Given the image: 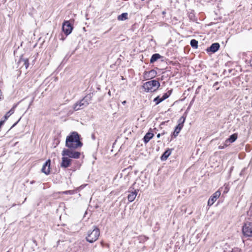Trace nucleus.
Listing matches in <instances>:
<instances>
[{"label":"nucleus","mask_w":252,"mask_h":252,"mask_svg":"<svg viewBox=\"0 0 252 252\" xmlns=\"http://www.w3.org/2000/svg\"><path fill=\"white\" fill-rule=\"evenodd\" d=\"M17 123H18V122H17V123H15V124H14L12 126V127H12L14 126L17 124Z\"/></svg>","instance_id":"473e14b6"},{"label":"nucleus","mask_w":252,"mask_h":252,"mask_svg":"<svg viewBox=\"0 0 252 252\" xmlns=\"http://www.w3.org/2000/svg\"><path fill=\"white\" fill-rule=\"evenodd\" d=\"M171 153V150L168 149L161 156L160 158L161 160H165L168 158V157L170 155Z\"/></svg>","instance_id":"a211bd4d"},{"label":"nucleus","mask_w":252,"mask_h":252,"mask_svg":"<svg viewBox=\"0 0 252 252\" xmlns=\"http://www.w3.org/2000/svg\"><path fill=\"white\" fill-rule=\"evenodd\" d=\"M142 87L146 92H154L159 88L160 83L157 80H153L144 83Z\"/></svg>","instance_id":"7ed1b4c3"},{"label":"nucleus","mask_w":252,"mask_h":252,"mask_svg":"<svg viewBox=\"0 0 252 252\" xmlns=\"http://www.w3.org/2000/svg\"><path fill=\"white\" fill-rule=\"evenodd\" d=\"M218 84V82H216L214 83V86H217V85Z\"/></svg>","instance_id":"7c9ffc66"},{"label":"nucleus","mask_w":252,"mask_h":252,"mask_svg":"<svg viewBox=\"0 0 252 252\" xmlns=\"http://www.w3.org/2000/svg\"><path fill=\"white\" fill-rule=\"evenodd\" d=\"M109 32V30H108L107 31H106V32Z\"/></svg>","instance_id":"e433bc0d"},{"label":"nucleus","mask_w":252,"mask_h":252,"mask_svg":"<svg viewBox=\"0 0 252 252\" xmlns=\"http://www.w3.org/2000/svg\"><path fill=\"white\" fill-rule=\"evenodd\" d=\"M220 191L219 190H217L214 193L208 200V205L210 206L212 205L216 200L220 196Z\"/></svg>","instance_id":"9d476101"},{"label":"nucleus","mask_w":252,"mask_h":252,"mask_svg":"<svg viewBox=\"0 0 252 252\" xmlns=\"http://www.w3.org/2000/svg\"><path fill=\"white\" fill-rule=\"evenodd\" d=\"M118 20L119 21H124L128 19L127 13H123L118 16Z\"/></svg>","instance_id":"6ab92c4d"},{"label":"nucleus","mask_w":252,"mask_h":252,"mask_svg":"<svg viewBox=\"0 0 252 252\" xmlns=\"http://www.w3.org/2000/svg\"><path fill=\"white\" fill-rule=\"evenodd\" d=\"M154 135V134L153 133L147 132L143 138L144 143L147 144L153 137Z\"/></svg>","instance_id":"dca6fc26"},{"label":"nucleus","mask_w":252,"mask_h":252,"mask_svg":"<svg viewBox=\"0 0 252 252\" xmlns=\"http://www.w3.org/2000/svg\"><path fill=\"white\" fill-rule=\"evenodd\" d=\"M73 30V27L69 21H65L62 25V30L66 35L69 34Z\"/></svg>","instance_id":"1a4fd4ad"},{"label":"nucleus","mask_w":252,"mask_h":252,"mask_svg":"<svg viewBox=\"0 0 252 252\" xmlns=\"http://www.w3.org/2000/svg\"><path fill=\"white\" fill-rule=\"evenodd\" d=\"M10 115L11 114H9V113L7 112L4 116L5 120H7L10 117Z\"/></svg>","instance_id":"a878e982"},{"label":"nucleus","mask_w":252,"mask_h":252,"mask_svg":"<svg viewBox=\"0 0 252 252\" xmlns=\"http://www.w3.org/2000/svg\"><path fill=\"white\" fill-rule=\"evenodd\" d=\"M126 100H124V101H123L122 102V104H123V105H125V104H126Z\"/></svg>","instance_id":"c756f323"},{"label":"nucleus","mask_w":252,"mask_h":252,"mask_svg":"<svg viewBox=\"0 0 252 252\" xmlns=\"http://www.w3.org/2000/svg\"><path fill=\"white\" fill-rule=\"evenodd\" d=\"M238 137L237 133H234L230 135L228 138L225 141V146H228L230 143H233L236 140Z\"/></svg>","instance_id":"4468645a"},{"label":"nucleus","mask_w":252,"mask_h":252,"mask_svg":"<svg viewBox=\"0 0 252 252\" xmlns=\"http://www.w3.org/2000/svg\"><path fill=\"white\" fill-rule=\"evenodd\" d=\"M157 74V71L155 70L152 69L149 71H145L143 77L145 80H150L154 78Z\"/></svg>","instance_id":"9b49d317"},{"label":"nucleus","mask_w":252,"mask_h":252,"mask_svg":"<svg viewBox=\"0 0 252 252\" xmlns=\"http://www.w3.org/2000/svg\"><path fill=\"white\" fill-rule=\"evenodd\" d=\"M63 194H72L73 193V190H66L65 191H63Z\"/></svg>","instance_id":"393cba45"},{"label":"nucleus","mask_w":252,"mask_h":252,"mask_svg":"<svg viewBox=\"0 0 252 252\" xmlns=\"http://www.w3.org/2000/svg\"><path fill=\"white\" fill-rule=\"evenodd\" d=\"M226 147V146H225V144H224L223 146H219V148L220 149H224Z\"/></svg>","instance_id":"bb28decb"},{"label":"nucleus","mask_w":252,"mask_h":252,"mask_svg":"<svg viewBox=\"0 0 252 252\" xmlns=\"http://www.w3.org/2000/svg\"><path fill=\"white\" fill-rule=\"evenodd\" d=\"M108 94L109 95H111V92L110 91H109L108 93Z\"/></svg>","instance_id":"2f4dec72"},{"label":"nucleus","mask_w":252,"mask_h":252,"mask_svg":"<svg viewBox=\"0 0 252 252\" xmlns=\"http://www.w3.org/2000/svg\"><path fill=\"white\" fill-rule=\"evenodd\" d=\"M135 183H134L128 189V192L129 194L127 196V199L128 201L131 202L134 200L136 198V196L137 195L138 192L139 191V189H134V186L135 185Z\"/></svg>","instance_id":"0eeeda50"},{"label":"nucleus","mask_w":252,"mask_h":252,"mask_svg":"<svg viewBox=\"0 0 252 252\" xmlns=\"http://www.w3.org/2000/svg\"><path fill=\"white\" fill-rule=\"evenodd\" d=\"M50 159L47 160L43 164L41 169L42 172L44 173L46 175H49L50 172Z\"/></svg>","instance_id":"f8f14e48"},{"label":"nucleus","mask_w":252,"mask_h":252,"mask_svg":"<svg viewBox=\"0 0 252 252\" xmlns=\"http://www.w3.org/2000/svg\"><path fill=\"white\" fill-rule=\"evenodd\" d=\"M242 232L246 237H252V223L247 222L244 224L242 227Z\"/></svg>","instance_id":"423d86ee"},{"label":"nucleus","mask_w":252,"mask_h":252,"mask_svg":"<svg viewBox=\"0 0 252 252\" xmlns=\"http://www.w3.org/2000/svg\"><path fill=\"white\" fill-rule=\"evenodd\" d=\"M172 93V90L168 91L167 93H165L162 96V98L163 99V100L167 98Z\"/></svg>","instance_id":"5701e85b"},{"label":"nucleus","mask_w":252,"mask_h":252,"mask_svg":"<svg viewBox=\"0 0 252 252\" xmlns=\"http://www.w3.org/2000/svg\"><path fill=\"white\" fill-rule=\"evenodd\" d=\"M99 235V229L96 226H94V229L92 231L89 230L88 231L86 239L88 242L93 243L98 239Z\"/></svg>","instance_id":"20e7f679"},{"label":"nucleus","mask_w":252,"mask_h":252,"mask_svg":"<svg viewBox=\"0 0 252 252\" xmlns=\"http://www.w3.org/2000/svg\"><path fill=\"white\" fill-rule=\"evenodd\" d=\"M20 63H23V64L25 66L26 69H27L29 65V60L28 59H20Z\"/></svg>","instance_id":"aec40b11"},{"label":"nucleus","mask_w":252,"mask_h":252,"mask_svg":"<svg viewBox=\"0 0 252 252\" xmlns=\"http://www.w3.org/2000/svg\"><path fill=\"white\" fill-rule=\"evenodd\" d=\"M162 101H163V99H162L161 97L160 98L159 96H158L156 98H154V101L156 102V104L158 105L159 103L161 102Z\"/></svg>","instance_id":"4be33fe9"},{"label":"nucleus","mask_w":252,"mask_h":252,"mask_svg":"<svg viewBox=\"0 0 252 252\" xmlns=\"http://www.w3.org/2000/svg\"><path fill=\"white\" fill-rule=\"evenodd\" d=\"M250 64L251 66H252V56H251V60H250Z\"/></svg>","instance_id":"cd10ccee"},{"label":"nucleus","mask_w":252,"mask_h":252,"mask_svg":"<svg viewBox=\"0 0 252 252\" xmlns=\"http://www.w3.org/2000/svg\"><path fill=\"white\" fill-rule=\"evenodd\" d=\"M190 45L193 48L197 49L198 47V41L195 39H192L190 42Z\"/></svg>","instance_id":"412c9836"},{"label":"nucleus","mask_w":252,"mask_h":252,"mask_svg":"<svg viewBox=\"0 0 252 252\" xmlns=\"http://www.w3.org/2000/svg\"><path fill=\"white\" fill-rule=\"evenodd\" d=\"M242 172H243V171H242V172H241L240 175L242 174Z\"/></svg>","instance_id":"f704fd0d"},{"label":"nucleus","mask_w":252,"mask_h":252,"mask_svg":"<svg viewBox=\"0 0 252 252\" xmlns=\"http://www.w3.org/2000/svg\"><path fill=\"white\" fill-rule=\"evenodd\" d=\"M82 145L80 140V136L77 132H72L66 137L65 146L68 148L77 149L81 147Z\"/></svg>","instance_id":"f257e3e1"},{"label":"nucleus","mask_w":252,"mask_h":252,"mask_svg":"<svg viewBox=\"0 0 252 252\" xmlns=\"http://www.w3.org/2000/svg\"><path fill=\"white\" fill-rule=\"evenodd\" d=\"M162 58V56L158 53L153 54L150 59V63H152L156 62L158 59Z\"/></svg>","instance_id":"f3484780"},{"label":"nucleus","mask_w":252,"mask_h":252,"mask_svg":"<svg viewBox=\"0 0 252 252\" xmlns=\"http://www.w3.org/2000/svg\"><path fill=\"white\" fill-rule=\"evenodd\" d=\"M93 94H89L84 96L81 100L75 103L73 107L74 111H77L87 107L92 99Z\"/></svg>","instance_id":"f03ea898"},{"label":"nucleus","mask_w":252,"mask_h":252,"mask_svg":"<svg viewBox=\"0 0 252 252\" xmlns=\"http://www.w3.org/2000/svg\"><path fill=\"white\" fill-rule=\"evenodd\" d=\"M16 105H15V106H14L8 112L9 113V114H11L12 115L13 113H14V109H15V108L16 107Z\"/></svg>","instance_id":"b1692460"},{"label":"nucleus","mask_w":252,"mask_h":252,"mask_svg":"<svg viewBox=\"0 0 252 252\" xmlns=\"http://www.w3.org/2000/svg\"><path fill=\"white\" fill-rule=\"evenodd\" d=\"M76 149H64L62 151V155L63 156L68 157L70 158L77 159L80 158V153L74 151Z\"/></svg>","instance_id":"39448f33"},{"label":"nucleus","mask_w":252,"mask_h":252,"mask_svg":"<svg viewBox=\"0 0 252 252\" xmlns=\"http://www.w3.org/2000/svg\"><path fill=\"white\" fill-rule=\"evenodd\" d=\"M72 160L69 159L68 157L65 156L62 158V161L61 163V166L64 168H67L69 167L71 164Z\"/></svg>","instance_id":"ddd939ff"},{"label":"nucleus","mask_w":252,"mask_h":252,"mask_svg":"<svg viewBox=\"0 0 252 252\" xmlns=\"http://www.w3.org/2000/svg\"><path fill=\"white\" fill-rule=\"evenodd\" d=\"M33 99L32 100L30 104V105L32 104V102H33Z\"/></svg>","instance_id":"72a5a7b5"},{"label":"nucleus","mask_w":252,"mask_h":252,"mask_svg":"<svg viewBox=\"0 0 252 252\" xmlns=\"http://www.w3.org/2000/svg\"><path fill=\"white\" fill-rule=\"evenodd\" d=\"M186 118L184 116H182L179 120V124L176 126L175 130L174 132H173L171 139L170 141L172 140V139L173 137H176L179 132H180L181 130L183 127V124L185 121Z\"/></svg>","instance_id":"6e6552de"},{"label":"nucleus","mask_w":252,"mask_h":252,"mask_svg":"<svg viewBox=\"0 0 252 252\" xmlns=\"http://www.w3.org/2000/svg\"><path fill=\"white\" fill-rule=\"evenodd\" d=\"M220 47V45L219 43H213L211 46L207 49V51L215 53L219 49Z\"/></svg>","instance_id":"2eb2a0df"},{"label":"nucleus","mask_w":252,"mask_h":252,"mask_svg":"<svg viewBox=\"0 0 252 252\" xmlns=\"http://www.w3.org/2000/svg\"><path fill=\"white\" fill-rule=\"evenodd\" d=\"M109 32V30H108L107 31H106V32Z\"/></svg>","instance_id":"4c0bfd02"},{"label":"nucleus","mask_w":252,"mask_h":252,"mask_svg":"<svg viewBox=\"0 0 252 252\" xmlns=\"http://www.w3.org/2000/svg\"><path fill=\"white\" fill-rule=\"evenodd\" d=\"M9 252V251H7V252Z\"/></svg>","instance_id":"58836bf2"},{"label":"nucleus","mask_w":252,"mask_h":252,"mask_svg":"<svg viewBox=\"0 0 252 252\" xmlns=\"http://www.w3.org/2000/svg\"><path fill=\"white\" fill-rule=\"evenodd\" d=\"M109 32V30H108L107 31H106V32Z\"/></svg>","instance_id":"c9c22d12"},{"label":"nucleus","mask_w":252,"mask_h":252,"mask_svg":"<svg viewBox=\"0 0 252 252\" xmlns=\"http://www.w3.org/2000/svg\"><path fill=\"white\" fill-rule=\"evenodd\" d=\"M164 134V133H162V134L158 133V134L157 135V138H159L160 137L161 135V134Z\"/></svg>","instance_id":"c85d7f7f"}]
</instances>
